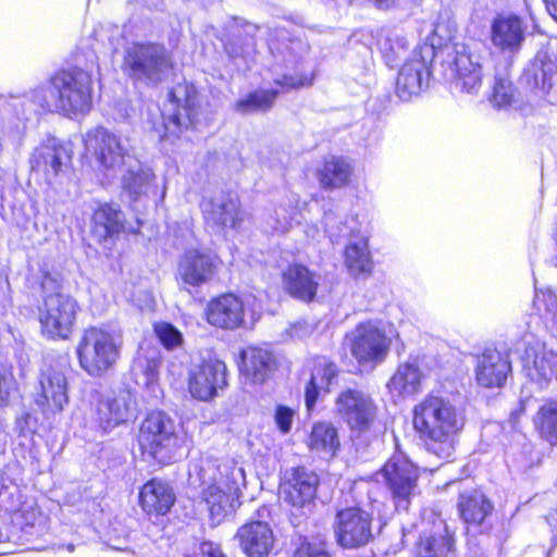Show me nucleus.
<instances>
[{
  "instance_id": "obj_17",
  "label": "nucleus",
  "mask_w": 557,
  "mask_h": 557,
  "mask_svg": "<svg viewBox=\"0 0 557 557\" xmlns=\"http://www.w3.org/2000/svg\"><path fill=\"white\" fill-rule=\"evenodd\" d=\"M136 414V398L127 389L106 396L97 406V418L104 431L133 420Z\"/></svg>"
},
{
  "instance_id": "obj_36",
  "label": "nucleus",
  "mask_w": 557,
  "mask_h": 557,
  "mask_svg": "<svg viewBox=\"0 0 557 557\" xmlns=\"http://www.w3.org/2000/svg\"><path fill=\"white\" fill-rule=\"evenodd\" d=\"M307 444L321 457L333 458L341 446L337 429L330 422H318L313 424Z\"/></svg>"
},
{
  "instance_id": "obj_18",
  "label": "nucleus",
  "mask_w": 557,
  "mask_h": 557,
  "mask_svg": "<svg viewBox=\"0 0 557 557\" xmlns=\"http://www.w3.org/2000/svg\"><path fill=\"white\" fill-rule=\"evenodd\" d=\"M202 212L208 226L215 231L236 230L244 221V211L236 196L222 194L202 202Z\"/></svg>"
},
{
  "instance_id": "obj_13",
  "label": "nucleus",
  "mask_w": 557,
  "mask_h": 557,
  "mask_svg": "<svg viewBox=\"0 0 557 557\" xmlns=\"http://www.w3.org/2000/svg\"><path fill=\"white\" fill-rule=\"evenodd\" d=\"M335 410L351 430L359 432L370 430L377 413V407L369 395L351 388L337 396Z\"/></svg>"
},
{
  "instance_id": "obj_30",
  "label": "nucleus",
  "mask_w": 557,
  "mask_h": 557,
  "mask_svg": "<svg viewBox=\"0 0 557 557\" xmlns=\"http://www.w3.org/2000/svg\"><path fill=\"white\" fill-rule=\"evenodd\" d=\"M139 500L147 513L165 515L173 506L175 495L168 483L153 479L141 487Z\"/></svg>"
},
{
  "instance_id": "obj_61",
  "label": "nucleus",
  "mask_w": 557,
  "mask_h": 557,
  "mask_svg": "<svg viewBox=\"0 0 557 557\" xmlns=\"http://www.w3.org/2000/svg\"><path fill=\"white\" fill-rule=\"evenodd\" d=\"M379 8H389L398 0H373Z\"/></svg>"
},
{
  "instance_id": "obj_37",
  "label": "nucleus",
  "mask_w": 557,
  "mask_h": 557,
  "mask_svg": "<svg viewBox=\"0 0 557 557\" xmlns=\"http://www.w3.org/2000/svg\"><path fill=\"white\" fill-rule=\"evenodd\" d=\"M127 172L123 175L122 186L132 200H137L147 195L154 184L153 172L144 168L137 160L129 163Z\"/></svg>"
},
{
  "instance_id": "obj_43",
  "label": "nucleus",
  "mask_w": 557,
  "mask_h": 557,
  "mask_svg": "<svg viewBox=\"0 0 557 557\" xmlns=\"http://www.w3.org/2000/svg\"><path fill=\"white\" fill-rule=\"evenodd\" d=\"M535 430L552 445L557 444V399L541 405L533 419Z\"/></svg>"
},
{
  "instance_id": "obj_12",
  "label": "nucleus",
  "mask_w": 557,
  "mask_h": 557,
  "mask_svg": "<svg viewBox=\"0 0 557 557\" xmlns=\"http://www.w3.org/2000/svg\"><path fill=\"white\" fill-rule=\"evenodd\" d=\"M397 509L407 510L417 486L418 469L403 455L392 456L381 471Z\"/></svg>"
},
{
  "instance_id": "obj_2",
  "label": "nucleus",
  "mask_w": 557,
  "mask_h": 557,
  "mask_svg": "<svg viewBox=\"0 0 557 557\" xmlns=\"http://www.w3.org/2000/svg\"><path fill=\"white\" fill-rule=\"evenodd\" d=\"M413 426L431 453L448 458L454 451V437L463 426V419L448 399L430 395L414 407Z\"/></svg>"
},
{
  "instance_id": "obj_26",
  "label": "nucleus",
  "mask_w": 557,
  "mask_h": 557,
  "mask_svg": "<svg viewBox=\"0 0 557 557\" xmlns=\"http://www.w3.org/2000/svg\"><path fill=\"white\" fill-rule=\"evenodd\" d=\"M258 26L251 23L234 21L228 27L224 39V49L233 60L246 61L255 52V36Z\"/></svg>"
},
{
  "instance_id": "obj_14",
  "label": "nucleus",
  "mask_w": 557,
  "mask_h": 557,
  "mask_svg": "<svg viewBox=\"0 0 557 557\" xmlns=\"http://www.w3.org/2000/svg\"><path fill=\"white\" fill-rule=\"evenodd\" d=\"M454 87L461 92L476 94L482 86V57L478 44H456Z\"/></svg>"
},
{
  "instance_id": "obj_38",
  "label": "nucleus",
  "mask_w": 557,
  "mask_h": 557,
  "mask_svg": "<svg viewBox=\"0 0 557 557\" xmlns=\"http://www.w3.org/2000/svg\"><path fill=\"white\" fill-rule=\"evenodd\" d=\"M557 75V65L546 54L537 55L531 66L525 71L524 78L528 85L546 94L553 86L554 77Z\"/></svg>"
},
{
  "instance_id": "obj_60",
  "label": "nucleus",
  "mask_w": 557,
  "mask_h": 557,
  "mask_svg": "<svg viewBox=\"0 0 557 557\" xmlns=\"http://www.w3.org/2000/svg\"><path fill=\"white\" fill-rule=\"evenodd\" d=\"M547 11L557 21V0H545Z\"/></svg>"
},
{
  "instance_id": "obj_3",
  "label": "nucleus",
  "mask_w": 557,
  "mask_h": 557,
  "mask_svg": "<svg viewBox=\"0 0 557 557\" xmlns=\"http://www.w3.org/2000/svg\"><path fill=\"white\" fill-rule=\"evenodd\" d=\"M91 76L82 69L60 71L46 86L32 91V100L40 108L64 114L86 112L91 107Z\"/></svg>"
},
{
  "instance_id": "obj_5",
  "label": "nucleus",
  "mask_w": 557,
  "mask_h": 557,
  "mask_svg": "<svg viewBox=\"0 0 557 557\" xmlns=\"http://www.w3.org/2000/svg\"><path fill=\"white\" fill-rule=\"evenodd\" d=\"M172 69V54L161 44L135 42L125 51L123 71L134 81L154 86L161 83Z\"/></svg>"
},
{
  "instance_id": "obj_32",
  "label": "nucleus",
  "mask_w": 557,
  "mask_h": 557,
  "mask_svg": "<svg viewBox=\"0 0 557 557\" xmlns=\"http://www.w3.org/2000/svg\"><path fill=\"white\" fill-rule=\"evenodd\" d=\"M458 509L465 523L479 527L492 513L493 505L481 491L472 490L460 494Z\"/></svg>"
},
{
  "instance_id": "obj_31",
  "label": "nucleus",
  "mask_w": 557,
  "mask_h": 557,
  "mask_svg": "<svg viewBox=\"0 0 557 557\" xmlns=\"http://www.w3.org/2000/svg\"><path fill=\"white\" fill-rule=\"evenodd\" d=\"M454 537L444 521L434 523L432 531L420 537L418 557H446L454 549Z\"/></svg>"
},
{
  "instance_id": "obj_27",
  "label": "nucleus",
  "mask_w": 557,
  "mask_h": 557,
  "mask_svg": "<svg viewBox=\"0 0 557 557\" xmlns=\"http://www.w3.org/2000/svg\"><path fill=\"white\" fill-rule=\"evenodd\" d=\"M240 356V372L253 384L264 383L276 369L275 356L267 349L248 347Z\"/></svg>"
},
{
  "instance_id": "obj_16",
  "label": "nucleus",
  "mask_w": 557,
  "mask_h": 557,
  "mask_svg": "<svg viewBox=\"0 0 557 557\" xmlns=\"http://www.w3.org/2000/svg\"><path fill=\"white\" fill-rule=\"evenodd\" d=\"M40 392L36 404L42 413L49 418L61 412L69 403L67 380L62 370L48 368L41 372Z\"/></svg>"
},
{
  "instance_id": "obj_24",
  "label": "nucleus",
  "mask_w": 557,
  "mask_h": 557,
  "mask_svg": "<svg viewBox=\"0 0 557 557\" xmlns=\"http://www.w3.org/2000/svg\"><path fill=\"white\" fill-rule=\"evenodd\" d=\"M216 258L208 252L189 249L181 259L178 272L182 280L190 286H200L209 282L215 271Z\"/></svg>"
},
{
  "instance_id": "obj_52",
  "label": "nucleus",
  "mask_w": 557,
  "mask_h": 557,
  "mask_svg": "<svg viewBox=\"0 0 557 557\" xmlns=\"http://www.w3.org/2000/svg\"><path fill=\"white\" fill-rule=\"evenodd\" d=\"M532 447L530 445H523L518 453L512 454V463L520 471H528L533 466L539 465L540 459L533 458Z\"/></svg>"
},
{
  "instance_id": "obj_33",
  "label": "nucleus",
  "mask_w": 557,
  "mask_h": 557,
  "mask_svg": "<svg viewBox=\"0 0 557 557\" xmlns=\"http://www.w3.org/2000/svg\"><path fill=\"white\" fill-rule=\"evenodd\" d=\"M92 233L99 242H104L124 231L125 216L119 206L101 205L92 215Z\"/></svg>"
},
{
  "instance_id": "obj_47",
  "label": "nucleus",
  "mask_w": 557,
  "mask_h": 557,
  "mask_svg": "<svg viewBox=\"0 0 557 557\" xmlns=\"http://www.w3.org/2000/svg\"><path fill=\"white\" fill-rule=\"evenodd\" d=\"M298 210L290 202L277 206L268 219L269 226L277 234L287 233L297 222Z\"/></svg>"
},
{
  "instance_id": "obj_9",
  "label": "nucleus",
  "mask_w": 557,
  "mask_h": 557,
  "mask_svg": "<svg viewBox=\"0 0 557 557\" xmlns=\"http://www.w3.org/2000/svg\"><path fill=\"white\" fill-rule=\"evenodd\" d=\"M79 306L70 295L57 293L45 297L39 321L50 338L66 339L72 334Z\"/></svg>"
},
{
  "instance_id": "obj_54",
  "label": "nucleus",
  "mask_w": 557,
  "mask_h": 557,
  "mask_svg": "<svg viewBox=\"0 0 557 557\" xmlns=\"http://www.w3.org/2000/svg\"><path fill=\"white\" fill-rule=\"evenodd\" d=\"M61 278L60 274L54 272H44L41 277V289L44 298L49 295H55L60 287Z\"/></svg>"
},
{
  "instance_id": "obj_46",
  "label": "nucleus",
  "mask_w": 557,
  "mask_h": 557,
  "mask_svg": "<svg viewBox=\"0 0 557 557\" xmlns=\"http://www.w3.org/2000/svg\"><path fill=\"white\" fill-rule=\"evenodd\" d=\"M276 95L275 90H256L237 101L236 110L242 113L267 111L273 106Z\"/></svg>"
},
{
  "instance_id": "obj_28",
  "label": "nucleus",
  "mask_w": 557,
  "mask_h": 557,
  "mask_svg": "<svg viewBox=\"0 0 557 557\" xmlns=\"http://www.w3.org/2000/svg\"><path fill=\"white\" fill-rule=\"evenodd\" d=\"M283 286L292 297L308 302L317 294L319 276L302 264H292L283 273Z\"/></svg>"
},
{
  "instance_id": "obj_19",
  "label": "nucleus",
  "mask_w": 557,
  "mask_h": 557,
  "mask_svg": "<svg viewBox=\"0 0 557 557\" xmlns=\"http://www.w3.org/2000/svg\"><path fill=\"white\" fill-rule=\"evenodd\" d=\"M226 385V366L220 360H208L190 372L189 392L194 398L209 400Z\"/></svg>"
},
{
  "instance_id": "obj_56",
  "label": "nucleus",
  "mask_w": 557,
  "mask_h": 557,
  "mask_svg": "<svg viewBox=\"0 0 557 557\" xmlns=\"http://www.w3.org/2000/svg\"><path fill=\"white\" fill-rule=\"evenodd\" d=\"M20 490L14 484L13 480L8 476L4 472L0 471V496L9 494L10 500L14 498Z\"/></svg>"
},
{
  "instance_id": "obj_57",
  "label": "nucleus",
  "mask_w": 557,
  "mask_h": 557,
  "mask_svg": "<svg viewBox=\"0 0 557 557\" xmlns=\"http://www.w3.org/2000/svg\"><path fill=\"white\" fill-rule=\"evenodd\" d=\"M145 376H146L145 384L147 385V387L153 389V387L157 383V380H158V363L157 362L152 361V362L148 363Z\"/></svg>"
},
{
  "instance_id": "obj_1",
  "label": "nucleus",
  "mask_w": 557,
  "mask_h": 557,
  "mask_svg": "<svg viewBox=\"0 0 557 557\" xmlns=\"http://www.w3.org/2000/svg\"><path fill=\"white\" fill-rule=\"evenodd\" d=\"M189 479L203 486L202 500L216 523L234 510L245 486L244 469L232 459L201 457L190 463Z\"/></svg>"
},
{
  "instance_id": "obj_42",
  "label": "nucleus",
  "mask_w": 557,
  "mask_h": 557,
  "mask_svg": "<svg viewBox=\"0 0 557 557\" xmlns=\"http://www.w3.org/2000/svg\"><path fill=\"white\" fill-rule=\"evenodd\" d=\"M345 264L349 273L355 276L371 271L372 260L367 239L360 237L346 246Z\"/></svg>"
},
{
  "instance_id": "obj_63",
  "label": "nucleus",
  "mask_w": 557,
  "mask_h": 557,
  "mask_svg": "<svg viewBox=\"0 0 557 557\" xmlns=\"http://www.w3.org/2000/svg\"><path fill=\"white\" fill-rule=\"evenodd\" d=\"M554 519H555V515H554V513H548V515L546 516V520H547L549 523H552V522H550V520H554Z\"/></svg>"
},
{
  "instance_id": "obj_4",
  "label": "nucleus",
  "mask_w": 557,
  "mask_h": 557,
  "mask_svg": "<svg viewBox=\"0 0 557 557\" xmlns=\"http://www.w3.org/2000/svg\"><path fill=\"white\" fill-rule=\"evenodd\" d=\"M121 335L104 326H89L81 335L76 355L81 368L92 377L108 373L117 362Z\"/></svg>"
},
{
  "instance_id": "obj_41",
  "label": "nucleus",
  "mask_w": 557,
  "mask_h": 557,
  "mask_svg": "<svg viewBox=\"0 0 557 557\" xmlns=\"http://www.w3.org/2000/svg\"><path fill=\"white\" fill-rule=\"evenodd\" d=\"M199 122V106L197 94H188L184 108H182L176 114L164 122V134L161 137L171 135H178V132L189 125H195Z\"/></svg>"
},
{
  "instance_id": "obj_39",
  "label": "nucleus",
  "mask_w": 557,
  "mask_h": 557,
  "mask_svg": "<svg viewBox=\"0 0 557 557\" xmlns=\"http://www.w3.org/2000/svg\"><path fill=\"white\" fill-rule=\"evenodd\" d=\"M352 173L351 165L343 158L331 157L319 171V181L323 188H341L348 184Z\"/></svg>"
},
{
  "instance_id": "obj_51",
  "label": "nucleus",
  "mask_w": 557,
  "mask_h": 557,
  "mask_svg": "<svg viewBox=\"0 0 557 557\" xmlns=\"http://www.w3.org/2000/svg\"><path fill=\"white\" fill-rule=\"evenodd\" d=\"M16 393L13 375L5 368H0V406H5Z\"/></svg>"
},
{
  "instance_id": "obj_40",
  "label": "nucleus",
  "mask_w": 557,
  "mask_h": 557,
  "mask_svg": "<svg viewBox=\"0 0 557 557\" xmlns=\"http://www.w3.org/2000/svg\"><path fill=\"white\" fill-rule=\"evenodd\" d=\"M5 509L12 513V520L22 529L34 528L42 520L40 510L34 500H22L21 492L18 491L14 498H12Z\"/></svg>"
},
{
  "instance_id": "obj_7",
  "label": "nucleus",
  "mask_w": 557,
  "mask_h": 557,
  "mask_svg": "<svg viewBox=\"0 0 557 557\" xmlns=\"http://www.w3.org/2000/svg\"><path fill=\"white\" fill-rule=\"evenodd\" d=\"M392 339L379 321L360 322L345 336V345L359 363H380L391 348Z\"/></svg>"
},
{
  "instance_id": "obj_22",
  "label": "nucleus",
  "mask_w": 557,
  "mask_h": 557,
  "mask_svg": "<svg viewBox=\"0 0 557 557\" xmlns=\"http://www.w3.org/2000/svg\"><path fill=\"white\" fill-rule=\"evenodd\" d=\"M523 369L532 382L545 386L557 379V355L543 344L529 345L524 351Z\"/></svg>"
},
{
  "instance_id": "obj_10",
  "label": "nucleus",
  "mask_w": 557,
  "mask_h": 557,
  "mask_svg": "<svg viewBox=\"0 0 557 557\" xmlns=\"http://www.w3.org/2000/svg\"><path fill=\"white\" fill-rule=\"evenodd\" d=\"M87 156L95 159L100 171L115 172L126 160L131 161L121 138L104 127H96L85 135Z\"/></svg>"
},
{
  "instance_id": "obj_62",
  "label": "nucleus",
  "mask_w": 557,
  "mask_h": 557,
  "mask_svg": "<svg viewBox=\"0 0 557 557\" xmlns=\"http://www.w3.org/2000/svg\"><path fill=\"white\" fill-rule=\"evenodd\" d=\"M529 403H530V399H522L521 403H520V406H521L520 410L519 411H513L512 414H511L512 418H516V416L518 413L523 412L525 410V408H527Z\"/></svg>"
},
{
  "instance_id": "obj_55",
  "label": "nucleus",
  "mask_w": 557,
  "mask_h": 557,
  "mask_svg": "<svg viewBox=\"0 0 557 557\" xmlns=\"http://www.w3.org/2000/svg\"><path fill=\"white\" fill-rule=\"evenodd\" d=\"M295 557H331L322 547L312 544H302L295 554Z\"/></svg>"
},
{
  "instance_id": "obj_44",
  "label": "nucleus",
  "mask_w": 557,
  "mask_h": 557,
  "mask_svg": "<svg viewBox=\"0 0 557 557\" xmlns=\"http://www.w3.org/2000/svg\"><path fill=\"white\" fill-rule=\"evenodd\" d=\"M533 307L548 327L557 330V296L550 289H536Z\"/></svg>"
},
{
  "instance_id": "obj_58",
  "label": "nucleus",
  "mask_w": 557,
  "mask_h": 557,
  "mask_svg": "<svg viewBox=\"0 0 557 557\" xmlns=\"http://www.w3.org/2000/svg\"><path fill=\"white\" fill-rule=\"evenodd\" d=\"M276 83L286 88H297L305 85L304 79L287 75H284L282 79H278Z\"/></svg>"
},
{
  "instance_id": "obj_53",
  "label": "nucleus",
  "mask_w": 557,
  "mask_h": 557,
  "mask_svg": "<svg viewBox=\"0 0 557 557\" xmlns=\"http://www.w3.org/2000/svg\"><path fill=\"white\" fill-rule=\"evenodd\" d=\"M295 412L286 406H277L275 411V423L280 431L284 434L288 433L292 429V423Z\"/></svg>"
},
{
  "instance_id": "obj_50",
  "label": "nucleus",
  "mask_w": 557,
  "mask_h": 557,
  "mask_svg": "<svg viewBox=\"0 0 557 557\" xmlns=\"http://www.w3.org/2000/svg\"><path fill=\"white\" fill-rule=\"evenodd\" d=\"M184 557H226L221 546L211 541L194 542L184 553Z\"/></svg>"
},
{
  "instance_id": "obj_59",
  "label": "nucleus",
  "mask_w": 557,
  "mask_h": 557,
  "mask_svg": "<svg viewBox=\"0 0 557 557\" xmlns=\"http://www.w3.org/2000/svg\"><path fill=\"white\" fill-rule=\"evenodd\" d=\"M334 220V218L330 214L325 216V232L329 234L331 240H333L336 237L345 236L346 233L344 230H339L338 232H335L331 225V222Z\"/></svg>"
},
{
  "instance_id": "obj_25",
  "label": "nucleus",
  "mask_w": 557,
  "mask_h": 557,
  "mask_svg": "<svg viewBox=\"0 0 557 557\" xmlns=\"http://www.w3.org/2000/svg\"><path fill=\"white\" fill-rule=\"evenodd\" d=\"M206 317L211 325L233 330L244 321V306L235 295L225 294L208 304Z\"/></svg>"
},
{
  "instance_id": "obj_11",
  "label": "nucleus",
  "mask_w": 557,
  "mask_h": 557,
  "mask_svg": "<svg viewBox=\"0 0 557 557\" xmlns=\"http://www.w3.org/2000/svg\"><path fill=\"white\" fill-rule=\"evenodd\" d=\"M334 534L343 548H359L373 537L372 516L359 507L338 510L335 516Z\"/></svg>"
},
{
  "instance_id": "obj_34",
  "label": "nucleus",
  "mask_w": 557,
  "mask_h": 557,
  "mask_svg": "<svg viewBox=\"0 0 557 557\" xmlns=\"http://www.w3.org/2000/svg\"><path fill=\"white\" fill-rule=\"evenodd\" d=\"M336 376L337 368L335 363L326 360L325 358H319L315 361L310 381L305 389V400L308 410H311L314 407L321 391H330V386L333 384Z\"/></svg>"
},
{
  "instance_id": "obj_64",
  "label": "nucleus",
  "mask_w": 557,
  "mask_h": 557,
  "mask_svg": "<svg viewBox=\"0 0 557 557\" xmlns=\"http://www.w3.org/2000/svg\"><path fill=\"white\" fill-rule=\"evenodd\" d=\"M440 30V26H436L435 29H434V33L437 34Z\"/></svg>"
},
{
  "instance_id": "obj_15",
  "label": "nucleus",
  "mask_w": 557,
  "mask_h": 557,
  "mask_svg": "<svg viewBox=\"0 0 557 557\" xmlns=\"http://www.w3.org/2000/svg\"><path fill=\"white\" fill-rule=\"evenodd\" d=\"M524 21L512 13L497 14L491 23L490 39L495 49L503 53L515 54L525 39Z\"/></svg>"
},
{
  "instance_id": "obj_49",
  "label": "nucleus",
  "mask_w": 557,
  "mask_h": 557,
  "mask_svg": "<svg viewBox=\"0 0 557 557\" xmlns=\"http://www.w3.org/2000/svg\"><path fill=\"white\" fill-rule=\"evenodd\" d=\"M154 332L159 341L168 349H174L176 347H180L183 343L182 333L170 323H157L154 325Z\"/></svg>"
},
{
  "instance_id": "obj_48",
  "label": "nucleus",
  "mask_w": 557,
  "mask_h": 557,
  "mask_svg": "<svg viewBox=\"0 0 557 557\" xmlns=\"http://www.w3.org/2000/svg\"><path fill=\"white\" fill-rule=\"evenodd\" d=\"M515 100V89L506 75H496L491 102L497 108H506Z\"/></svg>"
},
{
  "instance_id": "obj_6",
  "label": "nucleus",
  "mask_w": 557,
  "mask_h": 557,
  "mask_svg": "<svg viewBox=\"0 0 557 557\" xmlns=\"http://www.w3.org/2000/svg\"><path fill=\"white\" fill-rule=\"evenodd\" d=\"M138 443L143 453L159 463L172 462L181 446L174 421L161 411L149 413L141 422Z\"/></svg>"
},
{
  "instance_id": "obj_35",
  "label": "nucleus",
  "mask_w": 557,
  "mask_h": 557,
  "mask_svg": "<svg viewBox=\"0 0 557 557\" xmlns=\"http://www.w3.org/2000/svg\"><path fill=\"white\" fill-rule=\"evenodd\" d=\"M71 154L61 145H46L37 148L32 158V169L42 172L47 177L57 176L62 166L69 162Z\"/></svg>"
},
{
  "instance_id": "obj_29",
  "label": "nucleus",
  "mask_w": 557,
  "mask_h": 557,
  "mask_svg": "<svg viewBox=\"0 0 557 557\" xmlns=\"http://www.w3.org/2000/svg\"><path fill=\"white\" fill-rule=\"evenodd\" d=\"M423 373L416 361L400 363L389 381L387 389L394 399H404L421 391Z\"/></svg>"
},
{
  "instance_id": "obj_45",
  "label": "nucleus",
  "mask_w": 557,
  "mask_h": 557,
  "mask_svg": "<svg viewBox=\"0 0 557 557\" xmlns=\"http://www.w3.org/2000/svg\"><path fill=\"white\" fill-rule=\"evenodd\" d=\"M407 44L406 38L396 32H387L377 41L379 48L389 66L396 65L398 60L405 55Z\"/></svg>"
},
{
  "instance_id": "obj_21",
  "label": "nucleus",
  "mask_w": 557,
  "mask_h": 557,
  "mask_svg": "<svg viewBox=\"0 0 557 557\" xmlns=\"http://www.w3.org/2000/svg\"><path fill=\"white\" fill-rule=\"evenodd\" d=\"M511 374L509 354L497 349H486L478 357L475 366L476 383L485 388L503 387Z\"/></svg>"
},
{
  "instance_id": "obj_20",
  "label": "nucleus",
  "mask_w": 557,
  "mask_h": 557,
  "mask_svg": "<svg viewBox=\"0 0 557 557\" xmlns=\"http://www.w3.org/2000/svg\"><path fill=\"white\" fill-rule=\"evenodd\" d=\"M318 476L304 467L286 471L280 485V495L294 507H304L315 495Z\"/></svg>"
},
{
  "instance_id": "obj_23",
  "label": "nucleus",
  "mask_w": 557,
  "mask_h": 557,
  "mask_svg": "<svg viewBox=\"0 0 557 557\" xmlns=\"http://www.w3.org/2000/svg\"><path fill=\"white\" fill-rule=\"evenodd\" d=\"M236 537L240 548L248 557H265L275 544V536L269 523L256 520L242 525Z\"/></svg>"
},
{
  "instance_id": "obj_8",
  "label": "nucleus",
  "mask_w": 557,
  "mask_h": 557,
  "mask_svg": "<svg viewBox=\"0 0 557 557\" xmlns=\"http://www.w3.org/2000/svg\"><path fill=\"white\" fill-rule=\"evenodd\" d=\"M434 44L423 42L417 47L401 66L396 79V94L403 101L418 96L428 83L430 69L435 58Z\"/></svg>"
}]
</instances>
